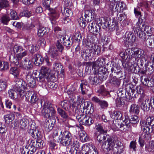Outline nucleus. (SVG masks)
<instances>
[{
  "instance_id": "nucleus-25",
  "label": "nucleus",
  "mask_w": 154,
  "mask_h": 154,
  "mask_svg": "<svg viewBox=\"0 0 154 154\" xmlns=\"http://www.w3.org/2000/svg\"><path fill=\"white\" fill-rule=\"evenodd\" d=\"M82 83L80 85L82 93L84 95L86 94L87 92L88 88L89 87V84L87 81L85 80H82L81 81Z\"/></svg>"
},
{
  "instance_id": "nucleus-2",
  "label": "nucleus",
  "mask_w": 154,
  "mask_h": 154,
  "mask_svg": "<svg viewBox=\"0 0 154 154\" xmlns=\"http://www.w3.org/2000/svg\"><path fill=\"white\" fill-rule=\"evenodd\" d=\"M88 46L89 49L81 52V56L85 61L91 59L93 57L98 55L101 51L100 47L94 43H90Z\"/></svg>"
},
{
  "instance_id": "nucleus-40",
  "label": "nucleus",
  "mask_w": 154,
  "mask_h": 154,
  "mask_svg": "<svg viewBox=\"0 0 154 154\" xmlns=\"http://www.w3.org/2000/svg\"><path fill=\"white\" fill-rule=\"evenodd\" d=\"M146 122L149 125L153 130L154 131V117H151L147 118L146 119Z\"/></svg>"
},
{
  "instance_id": "nucleus-19",
  "label": "nucleus",
  "mask_w": 154,
  "mask_h": 154,
  "mask_svg": "<svg viewBox=\"0 0 154 154\" xmlns=\"http://www.w3.org/2000/svg\"><path fill=\"white\" fill-rule=\"evenodd\" d=\"M91 100L94 102L97 103L102 109L106 108L108 106V104L106 101L100 100L96 96L92 97Z\"/></svg>"
},
{
  "instance_id": "nucleus-27",
  "label": "nucleus",
  "mask_w": 154,
  "mask_h": 154,
  "mask_svg": "<svg viewBox=\"0 0 154 154\" xmlns=\"http://www.w3.org/2000/svg\"><path fill=\"white\" fill-rule=\"evenodd\" d=\"M143 84L146 86L150 87V89L154 86V81L152 79H149L147 78L141 80Z\"/></svg>"
},
{
  "instance_id": "nucleus-13",
  "label": "nucleus",
  "mask_w": 154,
  "mask_h": 154,
  "mask_svg": "<svg viewBox=\"0 0 154 154\" xmlns=\"http://www.w3.org/2000/svg\"><path fill=\"white\" fill-rule=\"evenodd\" d=\"M49 11V12L48 13V14L50 19L52 23H54L56 19L58 18L60 16L59 13L56 9L53 8L51 9Z\"/></svg>"
},
{
  "instance_id": "nucleus-37",
  "label": "nucleus",
  "mask_w": 154,
  "mask_h": 154,
  "mask_svg": "<svg viewBox=\"0 0 154 154\" xmlns=\"http://www.w3.org/2000/svg\"><path fill=\"white\" fill-rule=\"evenodd\" d=\"M145 20L144 17H139L138 21L136 24L137 27H142V29H143L145 25Z\"/></svg>"
},
{
  "instance_id": "nucleus-33",
  "label": "nucleus",
  "mask_w": 154,
  "mask_h": 154,
  "mask_svg": "<svg viewBox=\"0 0 154 154\" xmlns=\"http://www.w3.org/2000/svg\"><path fill=\"white\" fill-rule=\"evenodd\" d=\"M72 107L73 108V110H75V112H76L74 115V116L76 117L77 120L80 123L81 122L82 120L85 115H83L82 114H78V112H79L78 110L77 109L76 107L73 106H72Z\"/></svg>"
},
{
  "instance_id": "nucleus-56",
  "label": "nucleus",
  "mask_w": 154,
  "mask_h": 154,
  "mask_svg": "<svg viewBox=\"0 0 154 154\" xmlns=\"http://www.w3.org/2000/svg\"><path fill=\"white\" fill-rule=\"evenodd\" d=\"M8 1L6 0H0V7L1 8H7L9 6Z\"/></svg>"
},
{
  "instance_id": "nucleus-62",
  "label": "nucleus",
  "mask_w": 154,
  "mask_h": 154,
  "mask_svg": "<svg viewBox=\"0 0 154 154\" xmlns=\"http://www.w3.org/2000/svg\"><path fill=\"white\" fill-rule=\"evenodd\" d=\"M63 134L62 133L60 134H59L58 135L54 137H53L54 140L56 142H60V141L61 140V139L63 137Z\"/></svg>"
},
{
  "instance_id": "nucleus-28",
  "label": "nucleus",
  "mask_w": 154,
  "mask_h": 154,
  "mask_svg": "<svg viewBox=\"0 0 154 154\" xmlns=\"http://www.w3.org/2000/svg\"><path fill=\"white\" fill-rule=\"evenodd\" d=\"M9 72L11 74L14 76V78L20 77V70L17 67H11L10 69Z\"/></svg>"
},
{
  "instance_id": "nucleus-44",
  "label": "nucleus",
  "mask_w": 154,
  "mask_h": 154,
  "mask_svg": "<svg viewBox=\"0 0 154 154\" xmlns=\"http://www.w3.org/2000/svg\"><path fill=\"white\" fill-rule=\"evenodd\" d=\"M14 115L12 113H10L4 116V118L6 122L7 123L12 121L14 119Z\"/></svg>"
},
{
  "instance_id": "nucleus-54",
  "label": "nucleus",
  "mask_w": 154,
  "mask_h": 154,
  "mask_svg": "<svg viewBox=\"0 0 154 154\" xmlns=\"http://www.w3.org/2000/svg\"><path fill=\"white\" fill-rule=\"evenodd\" d=\"M137 143L136 142V140L135 141H132L131 142L130 145L129 146V149L131 150H132L133 151L135 152L136 150V149L137 148Z\"/></svg>"
},
{
  "instance_id": "nucleus-61",
  "label": "nucleus",
  "mask_w": 154,
  "mask_h": 154,
  "mask_svg": "<svg viewBox=\"0 0 154 154\" xmlns=\"http://www.w3.org/2000/svg\"><path fill=\"white\" fill-rule=\"evenodd\" d=\"M51 3L50 0H44L43 2V4L45 8L48 10L52 8L50 7V5Z\"/></svg>"
},
{
  "instance_id": "nucleus-47",
  "label": "nucleus",
  "mask_w": 154,
  "mask_h": 154,
  "mask_svg": "<svg viewBox=\"0 0 154 154\" xmlns=\"http://www.w3.org/2000/svg\"><path fill=\"white\" fill-rule=\"evenodd\" d=\"M57 110L59 114L63 118L66 119L68 117L67 113L62 109L58 108Z\"/></svg>"
},
{
  "instance_id": "nucleus-5",
  "label": "nucleus",
  "mask_w": 154,
  "mask_h": 154,
  "mask_svg": "<svg viewBox=\"0 0 154 154\" xmlns=\"http://www.w3.org/2000/svg\"><path fill=\"white\" fill-rule=\"evenodd\" d=\"M14 79L15 84L14 87V89L18 92L20 96L23 95L24 91L23 89H25L26 88V84L25 81L20 79L19 77Z\"/></svg>"
},
{
  "instance_id": "nucleus-31",
  "label": "nucleus",
  "mask_w": 154,
  "mask_h": 154,
  "mask_svg": "<svg viewBox=\"0 0 154 154\" xmlns=\"http://www.w3.org/2000/svg\"><path fill=\"white\" fill-rule=\"evenodd\" d=\"M96 130L100 133H106L107 132V130L105 126L102 124H98L95 127Z\"/></svg>"
},
{
  "instance_id": "nucleus-63",
  "label": "nucleus",
  "mask_w": 154,
  "mask_h": 154,
  "mask_svg": "<svg viewBox=\"0 0 154 154\" xmlns=\"http://www.w3.org/2000/svg\"><path fill=\"white\" fill-rule=\"evenodd\" d=\"M9 17L7 15H3L1 17V20L2 22L3 23L7 25L8 23L10 20Z\"/></svg>"
},
{
  "instance_id": "nucleus-23",
  "label": "nucleus",
  "mask_w": 154,
  "mask_h": 154,
  "mask_svg": "<svg viewBox=\"0 0 154 154\" xmlns=\"http://www.w3.org/2000/svg\"><path fill=\"white\" fill-rule=\"evenodd\" d=\"M94 122V120L92 118L89 116L84 115V116L80 124L87 126H89Z\"/></svg>"
},
{
  "instance_id": "nucleus-12",
  "label": "nucleus",
  "mask_w": 154,
  "mask_h": 154,
  "mask_svg": "<svg viewBox=\"0 0 154 154\" xmlns=\"http://www.w3.org/2000/svg\"><path fill=\"white\" fill-rule=\"evenodd\" d=\"M88 27L90 32L95 34L100 33L101 29L99 24L95 22H90L88 25Z\"/></svg>"
},
{
  "instance_id": "nucleus-36",
  "label": "nucleus",
  "mask_w": 154,
  "mask_h": 154,
  "mask_svg": "<svg viewBox=\"0 0 154 154\" xmlns=\"http://www.w3.org/2000/svg\"><path fill=\"white\" fill-rule=\"evenodd\" d=\"M50 72V70L48 68L45 66H42L41 67L40 73L46 76V77H48Z\"/></svg>"
},
{
  "instance_id": "nucleus-64",
  "label": "nucleus",
  "mask_w": 154,
  "mask_h": 154,
  "mask_svg": "<svg viewBox=\"0 0 154 154\" xmlns=\"http://www.w3.org/2000/svg\"><path fill=\"white\" fill-rule=\"evenodd\" d=\"M28 53V51H25L23 52L22 53H19L17 54L16 57L18 59L19 61L22 58L26 56Z\"/></svg>"
},
{
  "instance_id": "nucleus-21",
  "label": "nucleus",
  "mask_w": 154,
  "mask_h": 154,
  "mask_svg": "<svg viewBox=\"0 0 154 154\" xmlns=\"http://www.w3.org/2000/svg\"><path fill=\"white\" fill-rule=\"evenodd\" d=\"M116 144L117 146L113 148L111 151L113 150L114 153L115 154H120L123 151L124 146L122 143L118 140V141L115 143Z\"/></svg>"
},
{
  "instance_id": "nucleus-45",
  "label": "nucleus",
  "mask_w": 154,
  "mask_h": 154,
  "mask_svg": "<svg viewBox=\"0 0 154 154\" xmlns=\"http://www.w3.org/2000/svg\"><path fill=\"white\" fill-rule=\"evenodd\" d=\"M82 17L78 19V22L80 26L83 28H85L87 25L86 22H85L87 20L83 18V14H82Z\"/></svg>"
},
{
  "instance_id": "nucleus-42",
  "label": "nucleus",
  "mask_w": 154,
  "mask_h": 154,
  "mask_svg": "<svg viewBox=\"0 0 154 154\" xmlns=\"http://www.w3.org/2000/svg\"><path fill=\"white\" fill-rule=\"evenodd\" d=\"M103 61L100 59H98L96 61L92 62V67L95 69L97 67L102 66Z\"/></svg>"
},
{
  "instance_id": "nucleus-50",
  "label": "nucleus",
  "mask_w": 154,
  "mask_h": 154,
  "mask_svg": "<svg viewBox=\"0 0 154 154\" xmlns=\"http://www.w3.org/2000/svg\"><path fill=\"white\" fill-rule=\"evenodd\" d=\"M126 92L125 90H124L123 88H120L117 91V94L119 97L122 98L125 96Z\"/></svg>"
},
{
  "instance_id": "nucleus-49",
  "label": "nucleus",
  "mask_w": 154,
  "mask_h": 154,
  "mask_svg": "<svg viewBox=\"0 0 154 154\" xmlns=\"http://www.w3.org/2000/svg\"><path fill=\"white\" fill-rule=\"evenodd\" d=\"M13 50L14 53L16 54L17 53L19 54L23 51V48L21 46L18 45H15L13 47Z\"/></svg>"
},
{
  "instance_id": "nucleus-3",
  "label": "nucleus",
  "mask_w": 154,
  "mask_h": 154,
  "mask_svg": "<svg viewBox=\"0 0 154 154\" xmlns=\"http://www.w3.org/2000/svg\"><path fill=\"white\" fill-rule=\"evenodd\" d=\"M44 103L43 108L42 110V113L44 117L50 118L54 116L56 111L52 107V104L48 101H42V103Z\"/></svg>"
},
{
  "instance_id": "nucleus-4",
  "label": "nucleus",
  "mask_w": 154,
  "mask_h": 154,
  "mask_svg": "<svg viewBox=\"0 0 154 154\" xmlns=\"http://www.w3.org/2000/svg\"><path fill=\"white\" fill-rule=\"evenodd\" d=\"M105 69L103 68L100 69L99 71L98 77L97 76L93 77L90 76L89 79L91 81V83L93 85H96L102 81L106 80L108 77V74L105 71Z\"/></svg>"
},
{
  "instance_id": "nucleus-8",
  "label": "nucleus",
  "mask_w": 154,
  "mask_h": 154,
  "mask_svg": "<svg viewBox=\"0 0 154 154\" xmlns=\"http://www.w3.org/2000/svg\"><path fill=\"white\" fill-rule=\"evenodd\" d=\"M63 134V137L60 141V143L65 146H74V141L71 133L68 131H65Z\"/></svg>"
},
{
  "instance_id": "nucleus-7",
  "label": "nucleus",
  "mask_w": 154,
  "mask_h": 154,
  "mask_svg": "<svg viewBox=\"0 0 154 154\" xmlns=\"http://www.w3.org/2000/svg\"><path fill=\"white\" fill-rule=\"evenodd\" d=\"M139 104H140L141 109L144 111H148L150 107L152 108L149 97L144 95H141L138 100Z\"/></svg>"
},
{
  "instance_id": "nucleus-18",
  "label": "nucleus",
  "mask_w": 154,
  "mask_h": 154,
  "mask_svg": "<svg viewBox=\"0 0 154 154\" xmlns=\"http://www.w3.org/2000/svg\"><path fill=\"white\" fill-rule=\"evenodd\" d=\"M19 66L22 67L26 70L31 69L33 67L32 62L26 58H24L23 60L21 61V64Z\"/></svg>"
},
{
  "instance_id": "nucleus-35",
  "label": "nucleus",
  "mask_w": 154,
  "mask_h": 154,
  "mask_svg": "<svg viewBox=\"0 0 154 154\" xmlns=\"http://www.w3.org/2000/svg\"><path fill=\"white\" fill-rule=\"evenodd\" d=\"M80 139L83 142L88 140V137L84 131H81L79 133Z\"/></svg>"
},
{
  "instance_id": "nucleus-43",
  "label": "nucleus",
  "mask_w": 154,
  "mask_h": 154,
  "mask_svg": "<svg viewBox=\"0 0 154 154\" xmlns=\"http://www.w3.org/2000/svg\"><path fill=\"white\" fill-rule=\"evenodd\" d=\"M152 132H143L141 135L140 136L142 138L146 140H148L150 139L151 137L150 133Z\"/></svg>"
},
{
  "instance_id": "nucleus-34",
  "label": "nucleus",
  "mask_w": 154,
  "mask_h": 154,
  "mask_svg": "<svg viewBox=\"0 0 154 154\" xmlns=\"http://www.w3.org/2000/svg\"><path fill=\"white\" fill-rule=\"evenodd\" d=\"M49 52L52 57L54 59L57 58L58 51L55 47H52L49 50Z\"/></svg>"
},
{
  "instance_id": "nucleus-20",
  "label": "nucleus",
  "mask_w": 154,
  "mask_h": 154,
  "mask_svg": "<svg viewBox=\"0 0 154 154\" xmlns=\"http://www.w3.org/2000/svg\"><path fill=\"white\" fill-rule=\"evenodd\" d=\"M28 86L31 88H34L36 86L35 80L32 76L31 72H29L26 76Z\"/></svg>"
},
{
  "instance_id": "nucleus-32",
  "label": "nucleus",
  "mask_w": 154,
  "mask_h": 154,
  "mask_svg": "<svg viewBox=\"0 0 154 154\" xmlns=\"http://www.w3.org/2000/svg\"><path fill=\"white\" fill-rule=\"evenodd\" d=\"M97 93L103 96H106L109 94V92L105 89L103 85H101L100 86Z\"/></svg>"
},
{
  "instance_id": "nucleus-22",
  "label": "nucleus",
  "mask_w": 154,
  "mask_h": 154,
  "mask_svg": "<svg viewBox=\"0 0 154 154\" xmlns=\"http://www.w3.org/2000/svg\"><path fill=\"white\" fill-rule=\"evenodd\" d=\"M140 123L141 130L143 132H152L153 131L149 125L147 123H146V120L141 121Z\"/></svg>"
},
{
  "instance_id": "nucleus-51",
  "label": "nucleus",
  "mask_w": 154,
  "mask_h": 154,
  "mask_svg": "<svg viewBox=\"0 0 154 154\" xmlns=\"http://www.w3.org/2000/svg\"><path fill=\"white\" fill-rule=\"evenodd\" d=\"M135 95L133 93H132L128 91L127 94L126 93L125 97L128 100L131 102L134 100Z\"/></svg>"
},
{
  "instance_id": "nucleus-1",
  "label": "nucleus",
  "mask_w": 154,
  "mask_h": 154,
  "mask_svg": "<svg viewBox=\"0 0 154 154\" xmlns=\"http://www.w3.org/2000/svg\"><path fill=\"white\" fill-rule=\"evenodd\" d=\"M107 140L103 143L102 145V148L107 151H111L113 149L115 143L118 141V137L115 135L112 136L100 133L97 137V140L99 143H101L106 139Z\"/></svg>"
},
{
  "instance_id": "nucleus-48",
  "label": "nucleus",
  "mask_w": 154,
  "mask_h": 154,
  "mask_svg": "<svg viewBox=\"0 0 154 154\" xmlns=\"http://www.w3.org/2000/svg\"><path fill=\"white\" fill-rule=\"evenodd\" d=\"M144 28L143 29H144V32L146 34V33L147 34L148 36H150L152 35V29L151 27L150 26H148L145 25L144 26Z\"/></svg>"
},
{
  "instance_id": "nucleus-29",
  "label": "nucleus",
  "mask_w": 154,
  "mask_h": 154,
  "mask_svg": "<svg viewBox=\"0 0 154 154\" xmlns=\"http://www.w3.org/2000/svg\"><path fill=\"white\" fill-rule=\"evenodd\" d=\"M48 30L45 27L40 26L39 28L37 33V35L39 37H42L46 35L48 33Z\"/></svg>"
},
{
  "instance_id": "nucleus-6",
  "label": "nucleus",
  "mask_w": 154,
  "mask_h": 154,
  "mask_svg": "<svg viewBox=\"0 0 154 154\" xmlns=\"http://www.w3.org/2000/svg\"><path fill=\"white\" fill-rule=\"evenodd\" d=\"M116 67L112 66L111 70V73L110 74L109 82L115 86L119 87L120 84V81L116 77V75H118L121 72L120 71H117Z\"/></svg>"
},
{
  "instance_id": "nucleus-16",
  "label": "nucleus",
  "mask_w": 154,
  "mask_h": 154,
  "mask_svg": "<svg viewBox=\"0 0 154 154\" xmlns=\"http://www.w3.org/2000/svg\"><path fill=\"white\" fill-rule=\"evenodd\" d=\"M53 69L54 71L57 72L58 74H60L64 76L65 68L61 63H55L53 65Z\"/></svg>"
},
{
  "instance_id": "nucleus-30",
  "label": "nucleus",
  "mask_w": 154,
  "mask_h": 154,
  "mask_svg": "<svg viewBox=\"0 0 154 154\" xmlns=\"http://www.w3.org/2000/svg\"><path fill=\"white\" fill-rule=\"evenodd\" d=\"M82 14L84 15L85 19L88 22L91 21L92 20H93L94 18V16L92 15V13L90 11H85L84 14L82 13Z\"/></svg>"
},
{
  "instance_id": "nucleus-41",
  "label": "nucleus",
  "mask_w": 154,
  "mask_h": 154,
  "mask_svg": "<svg viewBox=\"0 0 154 154\" xmlns=\"http://www.w3.org/2000/svg\"><path fill=\"white\" fill-rule=\"evenodd\" d=\"M60 105L62 108L66 110H68L70 107V105L66 100H64L61 102Z\"/></svg>"
},
{
  "instance_id": "nucleus-14",
  "label": "nucleus",
  "mask_w": 154,
  "mask_h": 154,
  "mask_svg": "<svg viewBox=\"0 0 154 154\" xmlns=\"http://www.w3.org/2000/svg\"><path fill=\"white\" fill-rule=\"evenodd\" d=\"M134 30L135 35H137V37L140 38L142 41H145L147 37L146 34L143 33L142 27H137L134 29Z\"/></svg>"
},
{
  "instance_id": "nucleus-57",
  "label": "nucleus",
  "mask_w": 154,
  "mask_h": 154,
  "mask_svg": "<svg viewBox=\"0 0 154 154\" xmlns=\"http://www.w3.org/2000/svg\"><path fill=\"white\" fill-rule=\"evenodd\" d=\"M7 87V82L2 80H0V91H4Z\"/></svg>"
},
{
  "instance_id": "nucleus-9",
  "label": "nucleus",
  "mask_w": 154,
  "mask_h": 154,
  "mask_svg": "<svg viewBox=\"0 0 154 154\" xmlns=\"http://www.w3.org/2000/svg\"><path fill=\"white\" fill-rule=\"evenodd\" d=\"M110 10L113 11L114 8L117 12L123 11L125 9V4L123 2H116L115 0L111 1L109 6Z\"/></svg>"
},
{
  "instance_id": "nucleus-15",
  "label": "nucleus",
  "mask_w": 154,
  "mask_h": 154,
  "mask_svg": "<svg viewBox=\"0 0 154 154\" xmlns=\"http://www.w3.org/2000/svg\"><path fill=\"white\" fill-rule=\"evenodd\" d=\"M28 132L30 135L35 139H41L42 137V131L37 128L30 129Z\"/></svg>"
},
{
  "instance_id": "nucleus-17",
  "label": "nucleus",
  "mask_w": 154,
  "mask_h": 154,
  "mask_svg": "<svg viewBox=\"0 0 154 154\" xmlns=\"http://www.w3.org/2000/svg\"><path fill=\"white\" fill-rule=\"evenodd\" d=\"M128 117V116H126L125 120L119 125V128L121 131H126L128 130L131 126L130 119Z\"/></svg>"
},
{
  "instance_id": "nucleus-53",
  "label": "nucleus",
  "mask_w": 154,
  "mask_h": 154,
  "mask_svg": "<svg viewBox=\"0 0 154 154\" xmlns=\"http://www.w3.org/2000/svg\"><path fill=\"white\" fill-rule=\"evenodd\" d=\"M38 98L37 97V94L35 93L32 94L31 98L28 101L32 103H35L38 100Z\"/></svg>"
},
{
  "instance_id": "nucleus-52",
  "label": "nucleus",
  "mask_w": 154,
  "mask_h": 154,
  "mask_svg": "<svg viewBox=\"0 0 154 154\" xmlns=\"http://www.w3.org/2000/svg\"><path fill=\"white\" fill-rule=\"evenodd\" d=\"M9 68L8 63L7 62H4L0 61V70H5Z\"/></svg>"
},
{
  "instance_id": "nucleus-46",
  "label": "nucleus",
  "mask_w": 154,
  "mask_h": 154,
  "mask_svg": "<svg viewBox=\"0 0 154 154\" xmlns=\"http://www.w3.org/2000/svg\"><path fill=\"white\" fill-rule=\"evenodd\" d=\"M35 26L32 23L30 24H27L25 25L22 28V30H28L29 31H31L34 27Z\"/></svg>"
},
{
  "instance_id": "nucleus-55",
  "label": "nucleus",
  "mask_w": 154,
  "mask_h": 154,
  "mask_svg": "<svg viewBox=\"0 0 154 154\" xmlns=\"http://www.w3.org/2000/svg\"><path fill=\"white\" fill-rule=\"evenodd\" d=\"M14 90H15L11 89L8 91L9 97L13 99H15L17 98L16 93Z\"/></svg>"
},
{
  "instance_id": "nucleus-58",
  "label": "nucleus",
  "mask_w": 154,
  "mask_h": 154,
  "mask_svg": "<svg viewBox=\"0 0 154 154\" xmlns=\"http://www.w3.org/2000/svg\"><path fill=\"white\" fill-rule=\"evenodd\" d=\"M92 105V104L91 102L86 101L82 104L80 106H82L84 109H86L88 110L89 109L88 108L89 106H90L91 107Z\"/></svg>"
},
{
  "instance_id": "nucleus-26",
  "label": "nucleus",
  "mask_w": 154,
  "mask_h": 154,
  "mask_svg": "<svg viewBox=\"0 0 154 154\" xmlns=\"http://www.w3.org/2000/svg\"><path fill=\"white\" fill-rule=\"evenodd\" d=\"M140 106L135 103H133L130 106L129 112L131 114L137 115L140 112Z\"/></svg>"
},
{
  "instance_id": "nucleus-60",
  "label": "nucleus",
  "mask_w": 154,
  "mask_h": 154,
  "mask_svg": "<svg viewBox=\"0 0 154 154\" xmlns=\"http://www.w3.org/2000/svg\"><path fill=\"white\" fill-rule=\"evenodd\" d=\"M139 120V118L136 115L132 116L130 120V123L137 124Z\"/></svg>"
},
{
  "instance_id": "nucleus-38",
  "label": "nucleus",
  "mask_w": 154,
  "mask_h": 154,
  "mask_svg": "<svg viewBox=\"0 0 154 154\" xmlns=\"http://www.w3.org/2000/svg\"><path fill=\"white\" fill-rule=\"evenodd\" d=\"M29 121L27 119H23L20 122L19 126L22 129L26 128L29 124Z\"/></svg>"
},
{
  "instance_id": "nucleus-39",
  "label": "nucleus",
  "mask_w": 154,
  "mask_h": 154,
  "mask_svg": "<svg viewBox=\"0 0 154 154\" xmlns=\"http://www.w3.org/2000/svg\"><path fill=\"white\" fill-rule=\"evenodd\" d=\"M9 61L12 63H14L16 65L18 66L20 62L19 61L17 57H15L13 54H11L9 57Z\"/></svg>"
},
{
  "instance_id": "nucleus-11",
  "label": "nucleus",
  "mask_w": 154,
  "mask_h": 154,
  "mask_svg": "<svg viewBox=\"0 0 154 154\" xmlns=\"http://www.w3.org/2000/svg\"><path fill=\"white\" fill-rule=\"evenodd\" d=\"M133 51L134 53L132 54L130 57L131 60L133 59L136 61L137 58L143 57L145 56L144 51L142 49L137 48H134Z\"/></svg>"
},
{
  "instance_id": "nucleus-24",
  "label": "nucleus",
  "mask_w": 154,
  "mask_h": 154,
  "mask_svg": "<svg viewBox=\"0 0 154 154\" xmlns=\"http://www.w3.org/2000/svg\"><path fill=\"white\" fill-rule=\"evenodd\" d=\"M126 41H124L125 44L129 42H134L135 40L136 37L134 33L131 32H126L125 34Z\"/></svg>"
},
{
  "instance_id": "nucleus-59",
  "label": "nucleus",
  "mask_w": 154,
  "mask_h": 154,
  "mask_svg": "<svg viewBox=\"0 0 154 154\" xmlns=\"http://www.w3.org/2000/svg\"><path fill=\"white\" fill-rule=\"evenodd\" d=\"M146 149L150 152H153L154 151V141H151L148 146L146 147Z\"/></svg>"
},
{
  "instance_id": "nucleus-10",
  "label": "nucleus",
  "mask_w": 154,
  "mask_h": 154,
  "mask_svg": "<svg viewBox=\"0 0 154 154\" xmlns=\"http://www.w3.org/2000/svg\"><path fill=\"white\" fill-rule=\"evenodd\" d=\"M82 154H98L97 149L91 144H85L82 147Z\"/></svg>"
}]
</instances>
